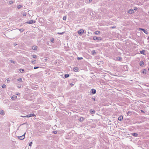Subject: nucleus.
Masks as SVG:
<instances>
[{
	"mask_svg": "<svg viewBox=\"0 0 149 149\" xmlns=\"http://www.w3.org/2000/svg\"><path fill=\"white\" fill-rule=\"evenodd\" d=\"M25 134H26V132H25L24 133V134L23 135H22L20 136H18L17 137H18V139H19L21 140H22L24 139L25 137Z\"/></svg>",
	"mask_w": 149,
	"mask_h": 149,
	"instance_id": "nucleus-1",
	"label": "nucleus"
},
{
	"mask_svg": "<svg viewBox=\"0 0 149 149\" xmlns=\"http://www.w3.org/2000/svg\"><path fill=\"white\" fill-rule=\"evenodd\" d=\"M93 39L94 40H101L102 38L100 37H97L96 36H94L93 38Z\"/></svg>",
	"mask_w": 149,
	"mask_h": 149,
	"instance_id": "nucleus-2",
	"label": "nucleus"
},
{
	"mask_svg": "<svg viewBox=\"0 0 149 149\" xmlns=\"http://www.w3.org/2000/svg\"><path fill=\"white\" fill-rule=\"evenodd\" d=\"M77 32L79 35H81L84 33V30L82 29L79 30Z\"/></svg>",
	"mask_w": 149,
	"mask_h": 149,
	"instance_id": "nucleus-3",
	"label": "nucleus"
},
{
	"mask_svg": "<svg viewBox=\"0 0 149 149\" xmlns=\"http://www.w3.org/2000/svg\"><path fill=\"white\" fill-rule=\"evenodd\" d=\"M36 22L35 20H29V21L26 22V23L29 24H32L33 23H35Z\"/></svg>",
	"mask_w": 149,
	"mask_h": 149,
	"instance_id": "nucleus-4",
	"label": "nucleus"
},
{
	"mask_svg": "<svg viewBox=\"0 0 149 149\" xmlns=\"http://www.w3.org/2000/svg\"><path fill=\"white\" fill-rule=\"evenodd\" d=\"M139 30H142V31H143V32L146 34H148V32L146 30L144 29H142V28H139Z\"/></svg>",
	"mask_w": 149,
	"mask_h": 149,
	"instance_id": "nucleus-5",
	"label": "nucleus"
},
{
	"mask_svg": "<svg viewBox=\"0 0 149 149\" xmlns=\"http://www.w3.org/2000/svg\"><path fill=\"white\" fill-rule=\"evenodd\" d=\"M36 115L34 113H30L26 115V116L28 118L32 116H35Z\"/></svg>",
	"mask_w": 149,
	"mask_h": 149,
	"instance_id": "nucleus-6",
	"label": "nucleus"
},
{
	"mask_svg": "<svg viewBox=\"0 0 149 149\" xmlns=\"http://www.w3.org/2000/svg\"><path fill=\"white\" fill-rule=\"evenodd\" d=\"M134 12V10L132 9H130L128 11V13L130 14H132Z\"/></svg>",
	"mask_w": 149,
	"mask_h": 149,
	"instance_id": "nucleus-7",
	"label": "nucleus"
},
{
	"mask_svg": "<svg viewBox=\"0 0 149 149\" xmlns=\"http://www.w3.org/2000/svg\"><path fill=\"white\" fill-rule=\"evenodd\" d=\"M122 60V58L121 57H119L118 58H116V59H115L116 61H121Z\"/></svg>",
	"mask_w": 149,
	"mask_h": 149,
	"instance_id": "nucleus-8",
	"label": "nucleus"
},
{
	"mask_svg": "<svg viewBox=\"0 0 149 149\" xmlns=\"http://www.w3.org/2000/svg\"><path fill=\"white\" fill-rule=\"evenodd\" d=\"M91 93L93 94H95L96 93V90L94 89H92L91 90Z\"/></svg>",
	"mask_w": 149,
	"mask_h": 149,
	"instance_id": "nucleus-9",
	"label": "nucleus"
},
{
	"mask_svg": "<svg viewBox=\"0 0 149 149\" xmlns=\"http://www.w3.org/2000/svg\"><path fill=\"white\" fill-rule=\"evenodd\" d=\"M131 134L133 136L135 137H137L138 135V134L136 133H133Z\"/></svg>",
	"mask_w": 149,
	"mask_h": 149,
	"instance_id": "nucleus-10",
	"label": "nucleus"
},
{
	"mask_svg": "<svg viewBox=\"0 0 149 149\" xmlns=\"http://www.w3.org/2000/svg\"><path fill=\"white\" fill-rule=\"evenodd\" d=\"M123 116H121L118 118V120L120 121H121L123 119Z\"/></svg>",
	"mask_w": 149,
	"mask_h": 149,
	"instance_id": "nucleus-11",
	"label": "nucleus"
},
{
	"mask_svg": "<svg viewBox=\"0 0 149 149\" xmlns=\"http://www.w3.org/2000/svg\"><path fill=\"white\" fill-rule=\"evenodd\" d=\"M90 112L91 114H94L95 113V111L93 109H91Z\"/></svg>",
	"mask_w": 149,
	"mask_h": 149,
	"instance_id": "nucleus-12",
	"label": "nucleus"
},
{
	"mask_svg": "<svg viewBox=\"0 0 149 149\" xmlns=\"http://www.w3.org/2000/svg\"><path fill=\"white\" fill-rule=\"evenodd\" d=\"M79 69L77 67H75L73 69V71L75 72H77L78 71Z\"/></svg>",
	"mask_w": 149,
	"mask_h": 149,
	"instance_id": "nucleus-13",
	"label": "nucleus"
},
{
	"mask_svg": "<svg viewBox=\"0 0 149 149\" xmlns=\"http://www.w3.org/2000/svg\"><path fill=\"white\" fill-rule=\"evenodd\" d=\"M32 49L33 50H36L37 49V47L36 46H33L32 47Z\"/></svg>",
	"mask_w": 149,
	"mask_h": 149,
	"instance_id": "nucleus-14",
	"label": "nucleus"
},
{
	"mask_svg": "<svg viewBox=\"0 0 149 149\" xmlns=\"http://www.w3.org/2000/svg\"><path fill=\"white\" fill-rule=\"evenodd\" d=\"M140 53L141 54H142L144 55V54H145V50H142V51H140Z\"/></svg>",
	"mask_w": 149,
	"mask_h": 149,
	"instance_id": "nucleus-15",
	"label": "nucleus"
},
{
	"mask_svg": "<svg viewBox=\"0 0 149 149\" xmlns=\"http://www.w3.org/2000/svg\"><path fill=\"white\" fill-rule=\"evenodd\" d=\"M140 65L141 66H143L144 65V63L143 61H140L139 63Z\"/></svg>",
	"mask_w": 149,
	"mask_h": 149,
	"instance_id": "nucleus-16",
	"label": "nucleus"
},
{
	"mask_svg": "<svg viewBox=\"0 0 149 149\" xmlns=\"http://www.w3.org/2000/svg\"><path fill=\"white\" fill-rule=\"evenodd\" d=\"M146 70L145 69H143L142 70V72L143 74H146Z\"/></svg>",
	"mask_w": 149,
	"mask_h": 149,
	"instance_id": "nucleus-17",
	"label": "nucleus"
},
{
	"mask_svg": "<svg viewBox=\"0 0 149 149\" xmlns=\"http://www.w3.org/2000/svg\"><path fill=\"white\" fill-rule=\"evenodd\" d=\"M17 97L16 96L13 95L11 97V99L13 100H14L17 98Z\"/></svg>",
	"mask_w": 149,
	"mask_h": 149,
	"instance_id": "nucleus-18",
	"label": "nucleus"
},
{
	"mask_svg": "<svg viewBox=\"0 0 149 149\" xmlns=\"http://www.w3.org/2000/svg\"><path fill=\"white\" fill-rule=\"evenodd\" d=\"M31 62L33 64H35L36 63V61L35 60H33Z\"/></svg>",
	"mask_w": 149,
	"mask_h": 149,
	"instance_id": "nucleus-19",
	"label": "nucleus"
},
{
	"mask_svg": "<svg viewBox=\"0 0 149 149\" xmlns=\"http://www.w3.org/2000/svg\"><path fill=\"white\" fill-rule=\"evenodd\" d=\"M100 31H96L95 32V33L96 35H98L100 33Z\"/></svg>",
	"mask_w": 149,
	"mask_h": 149,
	"instance_id": "nucleus-20",
	"label": "nucleus"
},
{
	"mask_svg": "<svg viewBox=\"0 0 149 149\" xmlns=\"http://www.w3.org/2000/svg\"><path fill=\"white\" fill-rule=\"evenodd\" d=\"M79 120L80 121H83L84 120V118L83 117H81L79 119Z\"/></svg>",
	"mask_w": 149,
	"mask_h": 149,
	"instance_id": "nucleus-21",
	"label": "nucleus"
},
{
	"mask_svg": "<svg viewBox=\"0 0 149 149\" xmlns=\"http://www.w3.org/2000/svg\"><path fill=\"white\" fill-rule=\"evenodd\" d=\"M96 54V52L95 50H93L92 51V54L93 55H95Z\"/></svg>",
	"mask_w": 149,
	"mask_h": 149,
	"instance_id": "nucleus-22",
	"label": "nucleus"
},
{
	"mask_svg": "<svg viewBox=\"0 0 149 149\" xmlns=\"http://www.w3.org/2000/svg\"><path fill=\"white\" fill-rule=\"evenodd\" d=\"M0 114L1 115H4V113L3 111L1 110L0 111Z\"/></svg>",
	"mask_w": 149,
	"mask_h": 149,
	"instance_id": "nucleus-23",
	"label": "nucleus"
},
{
	"mask_svg": "<svg viewBox=\"0 0 149 149\" xmlns=\"http://www.w3.org/2000/svg\"><path fill=\"white\" fill-rule=\"evenodd\" d=\"M69 77V75L68 74H65L64 76V77L65 78H67Z\"/></svg>",
	"mask_w": 149,
	"mask_h": 149,
	"instance_id": "nucleus-24",
	"label": "nucleus"
},
{
	"mask_svg": "<svg viewBox=\"0 0 149 149\" xmlns=\"http://www.w3.org/2000/svg\"><path fill=\"white\" fill-rule=\"evenodd\" d=\"M17 81L21 82L22 81V79L21 78H19V79H17Z\"/></svg>",
	"mask_w": 149,
	"mask_h": 149,
	"instance_id": "nucleus-25",
	"label": "nucleus"
},
{
	"mask_svg": "<svg viewBox=\"0 0 149 149\" xmlns=\"http://www.w3.org/2000/svg\"><path fill=\"white\" fill-rule=\"evenodd\" d=\"M19 71L20 72L22 73L24 71V70L22 69H20L19 70Z\"/></svg>",
	"mask_w": 149,
	"mask_h": 149,
	"instance_id": "nucleus-26",
	"label": "nucleus"
},
{
	"mask_svg": "<svg viewBox=\"0 0 149 149\" xmlns=\"http://www.w3.org/2000/svg\"><path fill=\"white\" fill-rule=\"evenodd\" d=\"M6 87V86L5 84H3L2 85V87L3 88H5Z\"/></svg>",
	"mask_w": 149,
	"mask_h": 149,
	"instance_id": "nucleus-27",
	"label": "nucleus"
},
{
	"mask_svg": "<svg viewBox=\"0 0 149 149\" xmlns=\"http://www.w3.org/2000/svg\"><path fill=\"white\" fill-rule=\"evenodd\" d=\"M32 57L33 58H36L37 57V56L36 55H33L32 56Z\"/></svg>",
	"mask_w": 149,
	"mask_h": 149,
	"instance_id": "nucleus-28",
	"label": "nucleus"
},
{
	"mask_svg": "<svg viewBox=\"0 0 149 149\" xmlns=\"http://www.w3.org/2000/svg\"><path fill=\"white\" fill-rule=\"evenodd\" d=\"M63 19L65 21L66 19V17L65 16H64L63 18Z\"/></svg>",
	"mask_w": 149,
	"mask_h": 149,
	"instance_id": "nucleus-29",
	"label": "nucleus"
},
{
	"mask_svg": "<svg viewBox=\"0 0 149 149\" xmlns=\"http://www.w3.org/2000/svg\"><path fill=\"white\" fill-rule=\"evenodd\" d=\"M22 7V5H18L17 6V8L18 9H19Z\"/></svg>",
	"mask_w": 149,
	"mask_h": 149,
	"instance_id": "nucleus-30",
	"label": "nucleus"
},
{
	"mask_svg": "<svg viewBox=\"0 0 149 149\" xmlns=\"http://www.w3.org/2000/svg\"><path fill=\"white\" fill-rule=\"evenodd\" d=\"M83 59V58L82 57H78L77 58V59L78 60H81V59Z\"/></svg>",
	"mask_w": 149,
	"mask_h": 149,
	"instance_id": "nucleus-31",
	"label": "nucleus"
},
{
	"mask_svg": "<svg viewBox=\"0 0 149 149\" xmlns=\"http://www.w3.org/2000/svg\"><path fill=\"white\" fill-rule=\"evenodd\" d=\"M19 31H20L21 32H22L24 31V29H19Z\"/></svg>",
	"mask_w": 149,
	"mask_h": 149,
	"instance_id": "nucleus-32",
	"label": "nucleus"
},
{
	"mask_svg": "<svg viewBox=\"0 0 149 149\" xmlns=\"http://www.w3.org/2000/svg\"><path fill=\"white\" fill-rule=\"evenodd\" d=\"M13 2H14L13 1H9V3L10 4H11L13 3Z\"/></svg>",
	"mask_w": 149,
	"mask_h": 149,
	"instance_id": "nucleus-33",
	"label": "nucleus"
},
{
	"mask_svg": "<svg viewBox=\"0 0 149 149\" xmlns=\"http://www.w3.org/2000/svg\"><path fill=\"white\" fill-rule=\"evenodd\" d=\"M64 33V32H61V33H59V32H58V33H57V34H58L62 35V34H63Z\"/></svg>",
	"mask_w": 149,
	"mask_h": 149,
	"instance_id": "nucleus-34",
	"label": "nucleus"
},
{
	"mask_svg": "<svg viewBox=\"0 0 149 149\" xmlns=\"http://www.w3.org/2000/svg\"><path fill=\"white\" fill-rule=\"evenodd\" d=\"M32 143H33V142L32 141L30 142L29 143V146H31V145L32 144Z\"/></svg>",
	"mask_w": 149,
	"mask_h": 149,
	"instance_id": "nucleus-35",
	"label": "nucleus"
},
{
	"mask_svg": "<svg viewBox=\"0 0 149 149\" xmlns=\"http://www.w3.org/2000/svg\"><path fill=\"white\" fill-rule=\"evenodd\" d=\"M10 61L11 62V63H14L15 64V62L14 61H13V60H11Z\"/></svg>",
	"mask_w": 149,
	"mask_h": 149,
	"instance_id": "nucleus-36",
	"label": "nucleus"
},
{
	"mask_svg": "<svg viewBox=\"0 0 149 149\" xmlns=\"http://www.w3.org/2000/svg\"><path fill=\"white\" fill-rule=\"evenodd\" d=\"M116 26H112V27H111L110 28L111 29H114V28H116Z\"/></svg>",
	"mask_w": 149,
	"mask_h": 149,
	"instance_id": "nucleus-37",
	"label": "nucleus"
},
{
	"mask_svg": "<svg viewBox=\"0 0 149 149\" xmlns=\"http://www.w3.org/2000/svg\"><path fill=\"white\" fill-rule=\"evenodd\" d=\"M53 133L54 134H57V131H53Z\"/></svg>",
	"mask_w": 149,
	"mask_h": 149,
	"instance_id": "nucleus-38",
	"label": "nucleus"
},
{
	"mask_svg": "<svg viewBox=\"0 0 149 149\" xmlns=\"http://www.w3.org/2000/svg\"><path fill=\"white\" fill-rule=\"evenodd\" d=\"M134 9L135 10H137V8L136 7H134Z\"/></svg>",
	"mask_w": 149,
	"mask_h": 149,
	"instance_id": "nucleus-39",
	"label": "nucleus"
},
{
	"mask_svg": "<svg viewBox=\"0 0 149 149\" xmlns=\"http://www.w3.org/2000/svg\"><path fill=\"white\" fill-rule=\"evenodd\" d=\"M38 68H39V67H34L33 68L34 69H38Z\"/></svg>",
	"mask_w": 149,
	"mask_h": 149,
	"instance_id": "nucleus-40",
	"label": "nucleus"
},
{
	"mask_svg": "<svg viewBox=\"0 0 149 149\" xmlns=\"http://www.w3.org/2000/svg\"><path fill=\"white\" fill-rule=\"evenodd\" d=\"M54 41V39H51V41L52 42H53Z\"/></svg>",
	"mask_w": 149,
	"mask_h": 149,
	"instance_id": "nucleus-41",
	"label": "nucleus"
},
{
	"mask_svg": "<svg viewBox=\"0 0 149 149\" xmlns=\"http://www.w3.org/2000/svg\"><path fill=\"white\" fill-rule=\"evenodd\" d=\"M21 117H23V118H24V117H27L26 116H21Z\"/></svg>",
	"mask_w": 149,
	"mask_h": 149,
	"instance_id": "nucleus-42",
	"label": "nucleus"
},
{
	"mask_svg": "<svg viewBox=\"0 0 149 149\" xmlns=\"http://www.w3.org/2000/svg\"><path fill=\"white\" fill-rule=\"evenodd\" d=\"M23 15L24 16H25L26 15V14L25 13H23Z\"/></svg>",
	"mask_w": 149,
	"mask_h": 149,
	"instance_id": "nucleus-43",
	"label": "nucleus"
},
{
	"mask_svg": "<svg viewBox=\"0 0 149 149\" xmlns=\"http://www.w3.org/2000/svg\"><path fill=\"white\" fill-rule=\"evenodd\" d=\"M141 111L142 112V113H145L144 111L143 110H141Z\"/></svg>",
	"mask_w": 149,
	"mask_h": 149,
	"instance_id": "nucleus-44",
	"label": "nucleus"
},
{
	"mask_svg": "<svg viewBox=\"0 0 149 149\" xmlns=\"http://www.w3.org/2000/svg\"><path fill=\"white\" fill-rule=\"evenodd\" d=\"M70 85L71 86H73L74 85V84L71 83L70 84Z\"/></svg>",
	"mask_w": 149,
	"mask_h": 149,
	"instance_id": "nucleus-45",
	"label": "nucleus"
},
{
	"mask_svg": "<svg viewBox=\"0 0 149 149\" xmlns=\"http://www.w3.org/2000/svg\"><path fill=\"white\" fill-rule=\"evenodd\" d=\"M92 0H89V3L91 2L92 1Z\"/></svg>",
	"mask_w": 149,
	"mask_h": 149,
	"instance_id": "nucleus-46",
	"label": "nucleus"
},
{
	"mask_svg": "<svg viewBox=\"0 0 149 149\" xmlns=\"http://www.w3.org/2000/svg\"><path fill=\"white\" fill-rule=\"evenodd\" d=\"M92 99H93L95 101V98H94L93 97H92Z\"/></svg>",
	"mask_w": 149,
	"mask_h": 149,
	"instance_id": "nucleus-47",
	"label": "nucleus"
},
{
	"mask_svg": "<svg viewBox=\"0 0 149 149\" xmlns=\"http://www.w3.org/2000/svg\"><path fill=\"white\" fill-rule=\"evenodd\" d=\"M147 39L148 40L149 39V36H148V38H147Z\"/></svg>",
	"mask_w": 149,
	"mask_h": 149,
	"instance_id": "nucleus-48",
	"label": "nucleus"
},
{
	"mask_svg": "<svg viewBox=\"0 0 149 149\" xmlns=\"http://www.w3.org/2000/svg\"><path fill=\"white\" fill-rule=\"evenodd\" d=\"M18 87L19 88H20L21 87V86H18Z\"/></svg>",
	"mask_w": 149,
	"mask_h": 149,
	"instance_id": "nucleus-49",
	"label": "nucleus"
},
{
	"mask_svg": "<svg viewBox=\"0 0 149 149\" xmlns=\"http://www.w3.org/2000/svg\"><path fill=\"white\" fill-rule=\"evenodd\" d=\"M18 94H20V93H18L17 94V95H18Z\"/></svg>",
	"mask_w": 149,
	"mask_h": 149,
	"instance_id": "nucleus-50",
	"label": "nucleus"
},
{
	"mask_svg": "<svg viewBox=\"0 0 149 149\" xmlns=\"http://www.w3.org/2000/svg\"><path fill=\"white\" fill-rule=\"evenodd\" d=\"M26 123H23V124H26Z\"/></svg>",
	"mask_w": 149,
	"mask_h": 149,
	"instance_id": "nucleus-51",
	"label": "nucleus"
},
{
	"mask_svg": "<svg viewBox=\"0 0 149 149\" xmlns=\"http://www.w3.org/2000/svg\"><path fill=\"white\" fill-rule=\"evenodd\" d=\"M47 60V58H45V60Z\"/></svg>",
	"mask_w": 149,
	"mask_h": 149,
	"instance_id": "nucleus-52",
	"label": "nucleus"
},
{
	"mask_svg": "<svg viewBox=\"0 0 149 149\" xmlns=\"http://www.w3.org/2000/svg\"><path fill=\"white\" fill-rule=\"evenodd\" d=\"M130 113L129 112V111H128V113Z\"/></svg>",
	"mask_w": 149,
	"mask_h": 149,
	"instance_id": "nucleus-53",
	"label": "nucleus"
},
{
	"mask_svg": "<svg viewBox=\"0 0 149 149\" xmlns=\"http://www.w3.org/2000/svg\"><path fill=\"white\" fill-rule=\"evenodd\" d=\"M148 71H149V68H148Z\"/></svg>",
	"mask_w": 149,
	"mask_h": 149,
	"instance_id": "nucleus-54",
	"label": "nucleus"
}]
</instances>
